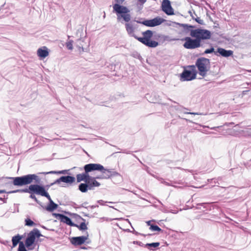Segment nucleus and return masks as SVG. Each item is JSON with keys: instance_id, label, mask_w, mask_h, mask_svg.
<instances>
[{"instance_id": "32", "label": "nucleus", "mask_w": 251, "mask_h": 251, "mask_svg": "<svg viewBox=\"0 0 251 251\" xmlns=\"http://www.w3.org/2000/svg\"><path fill=\"white\" fill-rule=\"evenodd\" d=\"M214 52V49L213 47H211V48L210 49H206L204 52V54H208V53H212Z\"/></svg>"}, {"instance_id": "17", "label": "nucleus", "mask_w": 251, "mask_h": 251, "mask_svg": "<svg viewBox=\"0 0 251 251\" xmlns=\"http://www.w3.org/2000/svg\"><path fill=\"white\" fill-rule=\"evenodd\" d=\"M55 216L60 220L61 222L66 224L67 225L74 226H75V224L74 223L70 218L68 216L64 215L62 214L59 213H55L54 214Z\"/></svg>"}, {"instance_id": "33", "label": "nucleus", "mask_w": 251, "mask_h": 251, "mask_svg": "<svg viewBox=\"0 0 251 251\" xmlns=\"http://www.w3.org/2000/svg\"><path fill=\"white\" fill-rule=\"evenodd\" d=\"M34 193L30 194L29 198L34 200L37 203L40 204L41 202L37 199L35 196L34 195Z\"/></svg>"}, {"instance_id": "31", "label": "nucleus", "mask_w": 251, "mask_h": 251, "mask_svg": "<svg viewBox=\"0 0 251 251\" xmlns=\"http://www.w3.org/2000/svg\"><path fill=\"white\" fill-rule=\"evenodd\" d=\"M181 26L184 28V29L190 30L189 28H193L195 27L193 25H188L187 24H181Z\"/></svg>"}, {"instance_id": "27", "label": "nucleus", "mask_w": 251, "mask_h": 251, "mask_svg": "<svg viewBox=\"0 0 251 251\" xmlns=\"http://www.w3.org/2000/svg\"><path fill=\"white\" fill-rule=\"evenodd\" d=\"M25 226H35L36 224L34 223L33 221H32L29 218H27L25 220Z\"/></svg>"}, {"instance_id": "26", "label": "nucleus", "mask_w": 251, "mask_h": 251, "mask_svg": "<svg viewBox=\"0 0 251 251\" xmlns=\"http://www.w3.org/2000/svg\"><path fill=\"white\" fill-rule=\"evenodd\" d=\"M75 227H77L80 230H85L87 229V226L84 222L81 223L79 225L75 224V226H74Z\"/></svg>"}, {"instance_id": "37", "label": "nucleus", "mask_w": 251, "mask_h": 251, "mask_svg": "<svg viewBox=\"0 0 251 251\" xmlns=\"http://www.w3.org/2000/svg\"><path fill=\"white\" fill-rule=\"evenodd\" d=\"M237 126H239L240 127H241L243 128L249 129L250 130H251V128H246L245 127V126H242V123H240V124L236 125L235 127H236Z\"/></svg>"}, {"instance_id": "2", "label": "nucleus", "mask_w": 251, "mask_h": 251, "mask_svg": "<svg viewBox=\"0 0 251 251\" xmlns=\"http://www.w3.org/2000/svg\"><path fill=\"white\" fill-rule=\"evenodd\" d=\"M7 178L13 180V184L18 186L29 184L33 180H35V183H39L40 180L39 177L35 174H28L21 176L8 177Z\"/></svg>"}, {"instance_id": "53", "label": "nucleus", "mask_w": 251, "mask_h": 251, "mask_svg": "<svg viewBox=\"0 0 251 251\" xmlns=\"http://www.w3.org/2000/svg\"><path fill=\"white\" fill-rule=\"evenodd\" d=\"M176 40V39H172V40H171V41H175V40Z\"/></svg>"}, {"instance_id": "30", "label": "nucleus", "mask_w": 251, "mask_h": 251, "mask_svg": "<svg viewBox=\"0 0 251 251\" xmlns=\"http://www.w3.org/2000/svg\"><path fill=\"white\" fill-rule=\"evenodd\" d=\"M18 251H27L23 242H20Z\"/></svg>"}, {"instance_id": "40", "label": "nucleus", "mask_w": 251, "mask_h": 251, "mask_svg": "<svg viewBox=\"0 0 251 251\" xmlns=\"http://www.w3.org/2000/svg\"><path fill=\"white\" fill-rule=\"evenodd\" d=\"M106 177H107L106 176L103 177V176H102V175L101 174V175L97 176L95 177V178H96V179H104V178H106Z\"/></svg>"}, {"instance_id": "36", "label": "nucleus", "mask_w": 251, "mask_h": 251, "mask_svg": "<svg viewBox=\"0 0 251 251\" xmlns=\"http://www.w3.org/2000/svg\"><path fill=\"white\" fill-rule=\"evenodd\" d=\"M133 244H137L141 247H145V245L140 241H133Z\"/></svg>"}, {"instance_id": "39", "label": "nucleus", "mask_w": 251, "mask_h": 251, "mask_svg": "<svg viewBox=\"0 0 251 251\" xmlns=\"http://www.w3.org/2000/svg\"><path fill=\"white\" fill-rule=\"evenodd\" d=\"M147 0H138L137 4H143L146 2Z\"/></svg>"}, {"instance_id": "34", "label": "nucleus", "mask_w": 251, "mask_h": 251, "mask_svg": "<svg viewBox=\"0 0 251 251\" xmlns=\"http://www.w3.org/2000/svg\"><path fill=\"white\" fill-rule=\"evenodd\" d=\"M195 21L198 23H199V24L200 25H203L204 24V22L202 20H201L200 19V18L199 17H197L196 19H195Z\"/></svg>"}, {"instance_id": "15", "label": "nucleus", "mask_w": 251, "mask_h": 251, "mask_svg": "<svg viewBox=\"0 0 251 251\" xmlns=\"http://www.w3.org/2000/svg\"><path fill=\"white\" fill-rule=\"evenodd\" d=\"M162 10L168 15L174 14V11L169 0H163L161 5Z\"/></svg>"}, {"instance_id": "35", "label": "nucleus", "mask_w": 251, "mask_h": 251, "mask_svg": "<svg viewBox=\"0 0 251 251\" xmlns=\"http://www.w3.org/2000/svg\"><path fill=\"white\" fill-rule=\"evenodd\" d=\"M183 113L186 114H191V115H202L201 113H198V112H185L184 111Z\"/></svg>"}, {"instance_id": "13", "label": "nucleus", "mask_w": 251, "mask_h": 251, "mask_svg": "<svg viewBox=\"0 0 251 251\" xmlns=\"http://www.w3.org/2000/svg\"><path fill=\"white\" fill-rule=\"evenodd\" d=\"M165 21L164 19L160 17H156L151 20H145L141 24L147 26L154 27L161 25Z\"/></svg>"}, {"instance_id": "11", "label": "nucleus", "mask_w": 251, "mask_h": 251, "mask_svg": "<svg viewBox=\"0 0 251 251\" xmlns=\"http://www.w3.org/2000/svg\"><path fill=\"white\" fill-rule=\"evenodd\" d=\"M185 41L183 47L187 49H194L200 47L201 45L199 40L197 38L192 39L189 37H186L184 39Z\"/></svg>"}, {"instance_id": "52", "label": "nucleus", "mask_w": 251, "mask_h": 251, "mask_svg": "<svg viewBox=\"0 0 251 251\" xmlns=\"http://www.w3.org/2000/svg\"><path fill=\"white\" fill-rule=\"evenodd\" d=\"M87 202H84L83 204H84V205H85L86 204H87Z\"/></svg>"}, {"instance_id": "22", "label": "nucleus", "mask_w": 251, "mask_h": 251, "mask_svg": "<svg viewBox=\"0 0 251 251\" xmlns=\"http://www.w3.org/2000/svg\"><path fill=\"white\" fill-rule=\"evenodd\" d=\"M78 190L82 193H86L89 190L87 182L81 183L78 186Z\"/></svg>"}, {"instance_id": "45", "label": "nucleus", "mask_w": 251, "mask_h": 251, "mask_svg": "<svg viewBox=\"0 0 251 251\" xmlns=\"http://www.w3.org/2000/svg\"><path fill=\"white\" fill-rule=\"evenodd\" d=\"M151 221H149L148 222H147V224L148 226H151Z\"/></svg>"}, {"instance_id": "50", "label": "nucleus", "mask_w": 251, "mask_h": 251, "mask_svg": "<svg viewBox=\"0 0 251 251\" xmlns=\"http://www.w3.org/2000/svg\"><path fill=\"white\" fill-rule=\"evenodd\" d=\"M81 40L80 39H78L77 42H81Z\"/></svg>"}, {"instance_id": "6", "label": "nucleus", "mask_w": 251, "mask_h": 251, "mask_svg": "<svg viewBox=\"0 0 251 251\" xmlns=\"http://www.w3.org/2000/svg\"><path fill=\"white\" fill-rule=\"evenodd\" d=\"M99 167L97 165H92V163L84 165L83 167L85 171L84 173L77 174L76 176L77 182H80L81 181H84L85 182H87L88 179L90 178L89 173L94 171V169L99 168Z\"/></svg>"}, {"instance_id": "3", "label": "nucleus", "mask_w": 251, "mask_h": 251, "mask_svg": "<svg viewBox=\"0 0 251 251\" xmlns=\"http://www.w3.org/2000/svg\"><path fill=\"white\" fill-rule=\"evenodd\" d=\"M199 71V74L204 77L210 69V60L205 57H200L196 60L195 66Z\"/></svg>"}, {"instance_id": "1", "label": "nucleus", "mask_w": 251, "mask_h": 251, "mask_svg": "<svg viewBox=\"0 0 251 251\" xmlns=\"http://www.w3.org/2000/svg\"><path fill=\"white\" fill-rule=\"evenodd\" d=\"M116 3L113 4V12L116 14L117 20L122 23V21L128 22L131 20V16L130 10L122 4L125 0H115Z\"/></svg>"}, {"instance_id": "49", "label": "nucleus", "mask_w": 251, "mask_h": 251, "mask_svg": "<svg viewBox=\"0 0 251 251\" xmlns=\"http://www.w3.org/2000/svg\"><path fill=\"white\" fill-rule=\"evenodd\" d=\"M79 217H80V218H81V219L82 220H83V221H85V219H84L83 218H81L80 216H79Z\"/></svg>"}, {"instance_id": "28", "label": "nucleus", "mask_w": 251, "mask_h": 251, "mask_svg": "<svg viewBox=\"0 0 251 251\" xmlns=\"http://www.w3.org/2000/svg\"><path fill=\"white\" fill-rule=\"evenodd\" d=\"M74 41L72 40H69L66 43V46L67 48L69 50H72L73 49Z\"/></svg>"}, {"instance_id": "4", "label": "nucleus", "mask_w": 251, "mask_h": 251, "mask_svg": "<svg viewBox=\"0 0 251 251\" xmlns=\"http://www.w3.org/2000/svg\"><path fill=\"white\" fill-rule=\"evenodd\" d=\"M143 37H137V40L150 48H155L158 45V43L155 41L151 40L153 36V32L150 30H147L142 32Z\"/></svg>"}, {"instance_id": "48", "label": "nucleus", "mask_w": 251, "mask_h": 251, "mask_svg": "<svg viewBox=\"0 0 251 251\" xmlns=\"http://www.w3.org/2000/svg\"><path fill=\"white\" fill-rule=\"evenodd\" d=\"M101 202H103V201H102V200H100V201H98V202H99V203H101Z\"/></svg>"}, {"instance_id": "25", "label": "nucleus", "mask_w": 251, "mask_h": 251, "mask_svg": "<svg viewBox=\"0 0 251 251\" xmlns=\"http://www.w3.org/2000/svg\"><path fill=\"white\" fill-rule=\"evenodd\" d=\"M160 245L159 242L147 243L145 245V247L148 248L150 250H153V248H157Z\"/></svg>"}, {"instance_id": "24", "label": "nucleus", "mask_w": 251, "mask_h": 251, "mask_svg": "<svg viewBox=\"0 0 251 251\" xmlns=\"http://www.w3.org/2000/svg\"><path fill=\"white\" fill-rule=\"evenodd\" d=\"M21 239L22 236L19 234L13 237L12 239L13 247H16L18 243L19 244Z\"/></svg>"}, {"instance_id": "23", "label": "nucleus", "mask_w": 251, "mask_h": 251, "mask_svg": "<svg viewBox=\"0 0 251 251\" xmlns=\"http://www.w3.org/2000/svg\"><path fill=\"white\" fill-rule=\"evenodd\" d=\"M69 170H64L59 171H52L49 172L41 173L42 174H68Z\"/></svg>"}, {"instance_id": "43", "label": "nucleus", "mask_w": 251, "mask_h": 251, "mask_svg": "<svg viewBox=\"0 0 251 251\" xmlns=\"http://www.w3.org/2000/svg\"><path fill=\"white\" fill-rule=\"evenodd\" d=\"M7 193L4 190H0V194Z\"/></svg>"}, {"instance_id": "16", "label": "nucleus", "mask_w": 251, "mask_h": 251, "mask_svg": "<svg viewBox=\"0 0 251 251\" xmlns=\"http://www.w3.org/2000/svg\"><path fill=\"white\" fill-rule=\"evenodd\" d=\"M88 235L73 237L70 239V242L75 246L81 245L84 243L88 238Z\"/></svg>"}, {"instance_id": "8", "label": "nucleus", "mask_w": 251, "mask_h": 251, "mask_svg": "<svg viewBox=\"0 0 251 251\" xmlns=\"http://www.w3.org/2000/svg\"><path fill=\"white\" fill-rule=\"evenodd\" d=\"M43 186L38 185L37 184H32L29 186L28 188L22 189H17L16 190L8 192V194L16 193H28L29 194L35 193L39 195L41 191Z\"/></svg>"}, {"instance_id": "47", "label": "nucleus", "mask_w": 251, "mask_h": 251, "mask_svg": "<svg viewBox=\"0 0 251 251\" xmlns=\"http://www.w3.org/2000/svg\"><path fill=\"white\" fill-rule=\"evenodd\" d=\"M218 127H219V126H218V127H211L210 128H211V129H216V128H218Z\"/></svg>"}, {"instance_id": "54", "label": "nucleus", "mask_w": 251, "mask_h": 251, "mask_svg": "<svg viewBox=\"0 0 251 251\" xmlns=\"http://www.w3.org/2000/svg\"><path fill=\"white\" fill-rule=\"evenodd\" d=\"M68 39H69L70 38V36L68 35Z\"/></svg>"}, {"instance_id": "7", "label": "nucleus", "mask_w": 251, "mask_h": 251, "mask_svg": "<svg viewBox=\"0 0 251 251\" xmlns=\"http://www.w3.org/2000/svg\"><path fill=\"white\" fill-rule=\"evenodd\" d=\"M197 72L194 65L188 66V69H184L180 74L181 81H191L196 77Z\"/></svg>"}, {"instance_id": "21", "label": "nucleus", "mask_w": 251, "mask_h": 251, "mask_svg": "<svg viewBox=\"0 0 251 251\" xmlns=\"http://www.w3.org/2000/svg\"><path fill=\"white\" fill-rule=\"evenodd\" d=\"M88 183L89 186V190H93L95 187H99L100 183L96 180V178L90 176V178L88 179Z\"/></svg>"}, {"instance_id": "55", "label": "nucleus", "mask_w": 251, "mask_h": 251, "mask_svg": "<svg viewBox=\"0 0 251 251\" xmlns=\"http://www.w3.org/2000/svg\"><path fill=\"white\" fill-rule=\"evenodd\" d=\"M183 108V109H186V110H187V108Z\"/></svg>"}, {"instance_id": "10", "label": "nucleus", "mask_w": 251, "mask_h": 251, "mask_svg": "<svg viewBox=\"0 0 251 251\" xmlns=\"http://www.w3.org/2000/svg\"><path fill=\"white\" fill-rule=\"evenodd\" d=\"M92 165H97L100 167L94 169V171H98L101 173L103 177H108L104 178V179H108L112 176H116L119 175V174L115 171H113L112 169H107L104 168V167L100 164L92 163Z\"/></svg>"}, {"instance_id": "38", "label": "nucleus", "mask_w": 251, "mask_h": 251, "mask_svg": "<svg viewBox=\"0 0 251 251\" xmlns=\"http://www.w3.org/2000/svg\"><path fill=\"white\" fill-rule=\"evenodd\" d=\"M7 199V196H4V197L3 198L2 197H0V200L2 201L4 203H6V199Z\"/></svg>"}, {"instance_id": "44", "label": "nucleus", "mask_w": 251, "mask_h": 251, "mask_svg": "<svg viewBox=\"0 0 251 251\" xmlns=\"http://www.w3.org/2000/svg\"><path fill=\"white\" fill-rule=\"evenodd\" d=\"M248 166H251V159L249 161V162L248 163Z\"/></svg>"}, {"instance_id": "20", "label": "nucleus", "mask_w": 251, "mask_h": 251, "mask_svg": "<svg viewBox=\"0 0 251 251\" xmlns=\"http://www.w3.org/2000/svg\"><path fill=\"white\" fill-rule=\"evenodd\" d=\"M37 54L39 57L44 58L49 55L48 49L45 46L39 48L37 51Z\"/></svg>"}, {"instance_id": "18", "label": "nucleus", "mask_w": 251, "mask_h": 251, "mask_svg": "<svg viewBox=\"0 0 251 251\" xmlns=\"http://www.w3.org/2000/svg\"><path fill=\"white\" fill-rule=\"evenodd\" d=\"M130 21L128 22H126L125 24V27L126 30L128 33V34L131 37H134L136 39H137V36L134 34V31L136 29V27L134 26V24L132 22H130Z\"/></svg>"}, {"instance_id": "9", "label": "nucleus", "mask_w": 251, "mask_h": 251, "mask_svg": "<svg viewBox=\"0 0 251 251\" xmlns=\"http://www.w3.org/2000/svg\"><path fill=\"white\" fill-rule=\"evenodd\" d=\"M42 236L38 229L34 228L28 234L25 241V245L27 248H29L33 244L36 238H39Z\"/></svg>"}, {"instance_id": "14", "label": "nucleus", "mask_w": 251, "mask_h": 251, "mask_svg": "<svg viewBox=\"0 0 251 251\" xmlns=\"http://www.w3.org/2000/svg\"><path fill=\"white\" fill-rule=\"evenodd\" d=\"M75 178L74 176H62L60 178L57 179L53 182L51 183L50 186H52L54 184H60L61 182H64L68 184H71L74 182Z\"/></svg>"}, {"instance_id": "5", "label": "nucleus", "mask_w": 251, "mask_h": 251, "mask_svg": "<svg viewBox=\"0 0 251 251\" xmlns=\"http://www.w3.org/2000/svg\"><path fill=\"white\" fill-rule=\"evenodd\" d=\"M190 36L197 38L201 44V40L210 39L211 33L207 29L198 28L190 30Z\"/></svg>"}, {"instance_id": "19", "label": "nucleus", "mask_w": 251, "mask_h": 251, "mask_svg": "<svg viewBox=\"0 0 251 251\" xmlns=\"http://www.w3.org/2000/svg\"><path fill=\"white\" fill-rule=\"evenodd\" d=\"M217 52H218L221 56L225 57H229L233 54V51L231 50H226L225 49L218 48L217 51L214 52L215 54L217 55Z\"/></svg>"}, {"instance_id": "42", "label": "nucleus", "mask_w": 251, "mask_h": 251, "mask_svg": "<svg viewBox=\"0 0 251 251\" xmlns=\"http://www.w3.org/2000/svg\"><path fill=\"white\" fill-rule=\"evenodd\" d=\"M206 204V203H198L197 204V205H201V206H204V205H205Z\"/></svg>"}, {"instance_id": "46", "label": "nucleus", "mask_w": 251, "mask_h": 251, "mask_svg": "<svg viewBox=\"0 0 251 251\" xmlns=\"http://www.w3.org/2000/svg\"><path fill=\"white\" fill-rule=\"evenodd\" d=\"M98 205H92L91 206V208H94L95 207H98Z\"/></svg>"}, {"instance_id": "29", "label": "nucleus", "mask_w": 251, "mask_h": 251, "mask_svg": "<svg viewBox=\"0 0 251 251\" xmlns=\"http://www.w3.org/2000/svg\"><path fill=\"white\" fill-rule=\"evenodd\" d=\"M150 229L152 231H161L162 229L157 225H151Z\"/></svg>"}, {"instance_id": "51", "label": "nucleus", "mask_w": 251, "mask_h": 251, "mask_svg": "<svg viewBox=\"0 0 251 251\" xmlns=\"http://www.w3.org/2000/svg\"><path fill=\"white\" fill-rule=\"evenodd\" d=\"M82 207H85V206L84 205V204H82Z\"/></svg>"}, {"instance_id": "41", "label": "nucleus", "mask_w": 251, "mask_h": 251, "mask_svg": "<svg viewBox=\"0 0 251 251\" xmlns=\"http://www.w3.org/2000/svg\"><path fill=\"white\" fill-rule=\"evenodd\" d=\"M77 47L78 48H79V49H81L83 51V46L81 44H79V45H77Z\"/></svg>"}, {"instance_id": "12", "label": "nucleus", "mask_w": 251, "mask_h": 251, "mask_svg": "<svg viewBox=\"0 0 251 251\" xmlns=\"http://www.w3.org/2000/svg\"><path fill=\"white\" fill-rule=\"evenodd\" d=\"M39 195L41 196L45 197L49 200L50 203L46 207L47 210L48 211L52 212L57 208L58 205L52 201L50 195L46 191L44 186L43 187Z\"/></svg>"}]
</instances>
